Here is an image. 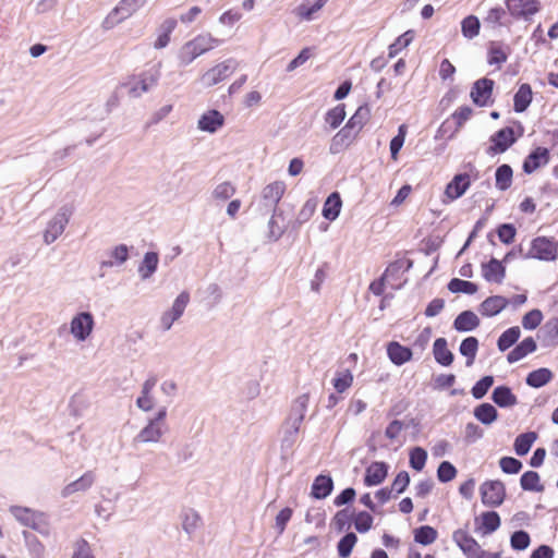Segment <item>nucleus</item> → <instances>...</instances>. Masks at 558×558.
<instances>
[{
	"instance_id": "nucleus-1",
	"label": "nucleus",
	"mask_w": 558,
	"mask_h": 558,
	"mask_svg": "<svg viewBox=\"0 0 558 558\" xmlns=\"http://www.w3.org/2000/svg\"><path fill=\"white\" fill-rule=\"evenodd\" d=\"M220 44V40L213 37L210 34H199L193 39L186 41L180 49L178 58L180 63L187 65L193 62L197 57L214 49Z\"/></svg>"
},
{
	"instance_id": "nucleus-2",
	"label": "nucleus",
	"mask_w": 558,
	"mask_h": 558,
	"mask_svg": "<svg viewBox=\"0 0 558 558\" xmlns=\"http://www.w3.org/2000/svg\"><path fill=\"white\" fill-rule=\"evenodd\" d=\"M9 511L21 525L43 535L49 534L48 515L45 512L22 506H11Z\"/></svg>"
},
{
	"instance_id": "nucleus-3",
	"label": "nucleus",
	"mask_w": 558,
	"mask_h": 558,
	"mask_svg": "<svg viewBox=\"0 0 558 558\" xmlns=\"http://www.w3.org/2000/svg\"><path fill=\"white\" fill-rule=\"evenodd\" d=\"M524 258L555 262L558 258V241L554 238L536 236L531 241L530 250Z\"/></svg>"
},
{
	"instance_id": "nucleus-4",
	"label": "nucleus",
	"mask_w": 558,
	"mask_h": 558,
	"mask_svg": "<svg viewBox=\"0 0 558 558\" xmlns=\"http://www.w3.org/2000/svg\"><path fill=\"white\" fill-rule=\"evenodd\" d=\"M369 117V109L359 107L347 124L333 136V143L352 141L363 129Z\"/></svg>"
},
{
	"instance_id": "nucleus-5",
	"label": "nucleus",
	"mask_w": 558,
	"mask_h": 558,
	"mask_svg": "<svg viewBox=\"0 0 558 558\" xmlns=\"http://www.w3.org/2000/svg\"><path fill=\"white\" fill-rule=\"evenodd\" d=\"M481 501L489 508L501 506L506 499V486L499 480H487L480 486Z\"/></svg>"
},
{
	"instance_id": "nucleus-6",
	"label": "nucleus",
	"mask_w": 558,
	"mask_h": 558,
	"mask_svg": "<svg viewBox=\"0 0 558 558\" xmlns=\"http://www.w3.org/2000/svg\"><path fill=\"white\" fill-rule=\"evenodd\" d=\"M167 416V408H160L156 415L150 418L147 425L136 435L134 441L136 442H157L161 435L160 424Z\"/></svg>"
},
{
	"instance_id": "nucleus-7",
	"label": "nucleus",
	"mask_w": 558,
	"mask_h": 558,
	"mask_svg": "<svg viewBox=\"0 0 558 558\" xmlns=\"http://www.w3.org/2000/svg\"><path fill=\"white\" fill-rule=\"evenodd\" d=\"M517 141L512 128L500 129L490 136V146L486 149L487 155L494 157L507 151Z\"/></svg>"
},
{
	"instance_id": "nucleus-8",
	"label": "nucleus",
	"mask_w": 558,
	"mask_h": 558,
	"mask_svg": "<svg viewBox=\"0 0 558 558\" xmlns=\"http://www.w3.org/2000/svg\"><path fill=\"white\" fill-rule=\"evenodd\" d=\"M494 86L495 82L487 77L475 81L470 92V97L474 105L478 107L492 105Z\"/></svg>"
},
{
	"instance_id": "nucleus-9",
	"label": "nucleus",
	"mask_w": 558,
	"mask_h": 558,
	"mask_svg": "<svg viewBox=\"0 0 558 558\" xmlns=\"http://www.w3.org/2000/svg\"><path fill=\"white\" fill-rule=\"evenodd\" d=\"M506 7L513 19L529 20L541 10V2L538 0H507Z\"/></svg>"
},
{
	"instance_id": "nucleus-10",
	"label": "nucleus",
	"mask_w": 558,
	"mask_h": 558,
	"mask_svg": "<svg viewBox=\"0 0 558 558\" xmlns=\"http://www.w3.org/2000/svg\"><path fill=\"white\" fill-rule=\"evenodd\" d=\"M471 186V178L468 173L456 174L446 185L442 203H451L461 197Z\"/></svg>"
},
{
	"instance_id": "nucleus-11",
	"label": "nucleus",
	"mask_w": 558,
	"mask_h": 558,
	"mask_svg": "<svg viewBox=\"0 0 558 558\" xmlns=\"http://www.w3.org/2000/svg\"><path fill=\"white\" fill-rule=\"evenodd\" d=\"M511 48L508 44L501 40H490L487 44V63L490 66H495L497 70L502 68L508 61Z\"/></svg>"
},
{
	"instance_id": "nucleus-12",
	"label": "nucleus",
	"mask_w": 558,
	"mask_h": 558,
	"mask_svg": "<svg viewBox=\"0 0 558 558\" xmlns=\"http://www.w3.org/2000/svg\"><path fill=\"white\" fill-rule=\"evenodd\" d=\"M389 464L385 461H373L366 469L363 484L366 487H374L383 484L388 476Z\"/></svg>"
},
{
	"instance_id": "nucleus-13",
	"label": "nucleus",
	"mask_w": 558,
	"mask_h": 558,
	"mask_svg": "<svg viewBox=\"0 0 558 558\" xmlns=\"http://www.w3.org/2000/svg\"><path fill=\"white\" fill-rule=\"evenodd\" d=\"M501 524L500 515L495 510H488L481 513L480 517L475 518L474 532L483 536L490 535L496 532Z\"/></svg>"
},
{
	"instance_id": "nucleus-14",
	"label": "nucleus",
	"mask_w": 558,
	"mask_h": 558,
	"mask_svg": "<svg viewBox=\"0 0 558 558\" xmlns=\"http://www.w3.org/2000/svg\"><path fill=\"white\" fill-rule=\"evenodd\" d=\"M233 70L231 60L220 62L203 74L202 82L206 86H214L229 77Z\"/></svg>"
},
{
	"instance_id": "nucleus-15",
	"label": "nucleus",
	"mask_w": 558,
	"mask_h": 558,
	"mask_svg": "<svg viewBox=\"0 0 558 558\" xmlns=\"http://www.w3.org/2000/svg\"><path fill=\"white\" fill-rule=\"evenodd\" d=\"M190 302V293L186 291L181 292L174 300L172 307L169 312L163 313L161 316V325L163 329H169L172 324L179 319L184 313Z\"/></svg>"
},
{
	"instance_id": "nucleus-16",
	"label": "nucleus",
	"mask_w": 558,
	"mask_h": 558,
	"mask_svg": "<svg viewBox=\"0 0 558 558\" xmlns=\"http://www.w3.org/2000/svg\"><path fill=\"white\" fill-rule=\"evenodd\" d=\"M452 539L466 558H473L481 548L478 542L464 529L456 530Z\"/></svg>"
},
{
	"instance_id": "nucleus-17",
	"label": "nucleus",
	"mask_w": 558,
	"mask_h": 558,
	"mask_svg": "<svg viewBox=\"0 0 558 558\" xmlns=\"http://www.w3.org/2000/svg\"><path fill=\"white\" fill-rule=\"evenodd\" d=\"M550 160L549 150L546 147H536L523 161L522 169L526 174L535 172L541 167L546 166Z\"/></svg>"
},
{
	"instance_id": "nucleus-18",
	"label": "nucleus",
	"mask_w": 558,
	"mask_h": 558,
	"mask_svg": "<svg viewBox=\"0 0 558 558\" xmlns=\"http://www.w3.org/2000/svg\"><path fill=\"white\" fill-rule=\"evenodd\" d=\"M412 263L410 260H396L388 265L385 272L383 274V278L390 284L393 289H400L404 283V280H401V275L404 270L411 267Z\"/></svg>"
},
{
	"instance_id": "nucleus-19",
	"label": "nucleus",
	"mask_w": 558,
	"mask_h": 558,
	"mask_svg": "<svg viewBox=\"0 0 558 558\" xmlns=\"http://www.w3.org/2000/svg\"><path fill=\"white\" fill-rule=\"evenodd\" d=\"M94 319L89 313H80L71 322V332L78 340L86 339L93 330Z\"/></svg>"
},
{
	"instance_id": "nucleus-20",
	"label": "nucleus",
	"mask_w": 558,
	"mask_h": 558,
	"mask_svg": "<svg viewBox=\"0 0 558 558\" xmlns=\"http://www.w3.org/2000/svg\"><path fill=\"white\" fill-rule=\"evenodd\" d=\"M69 222L66 213H58L48 223L44 232V241L46 244L54 242L64 231Z\"/></svg>"
},
{
	"instance_id": "nucleus-21",
	"label": "nucleus",
	"mask_w": 558,
	"mask_h": 558,
	"mask_svg": "<svg viewBox=\"0 0 558 558\" xmlns=\"http://www.w3.org/2000/svg\"><path fill=\"white\" fill-rule=\"evenodd\" d=\"M509 305L507 298L502 295H492L485 299L478 306L482 316L493 317L498 315Z\"/></svg>"
},
{
	"instance_id": "nucleus-22",
	"label": "nucleus",
	"mask_w": 558,
	"mask_h": 558,
	"mask_svg": "<svg viewBox=\"0 0 558 558\" xmlns=\"http://www.w3.org/2000/svg\"><path fill=\"white\" fill-rule=\"evenodd\" d=\"M490 399L493 402L501 408L509 409L518 404V398L512 392V389L508 385H499L494 388Z\"/></svg>"
},
{
	"instance_id": "nucleus-23",
	"label": "nucleus",
	"mask_w": 558,
	"mask_h": 558,
	"mask_svg": "<svg viewBox=\"0 0 558 558\" xmlns=\"http://www.w3.org/2000/svg\"><path fill=\"white\" fill-rule=\"evenodd\" d=\"M333 489V480L329 474L317 475L311 486V497L317 500L326 499Z\"/></svg>"
},
{
	"instance_id": "nucleus-24",
	"label": "nucleus",
	"mask_w": 558,
	"mask_h": 558,
	"mask_svg": "<svg viewBox=\"0 0 558 558\" xmlns=\"http://www.w3.org/2000/svg\"><path fill=\"white\" fill-rule=\"evenodd\" d=\"M225 124V117L218 110H208L198 120L199 130L208 133H215Z\"/></svg>"
},
{
	"instance_id": "nucleus-25",
	"label": "nucleus",
	"mask_w": 558,
	"mask_h": 558,
	"mask_svg": "<svg viewBox=\"0 0 558 558\" xmlns=\"http://www.w3.org/2000/svg\"><path fill=\"white\" fill-rule=\"evenodd\" d=\"M159 78V72L157 70L146 71L142 73L138 81L134 83L130 88V94L133 97H138L143 93H146L150 87L155 86Z\"/></svg>"
},
{
	"instance_id": "nucleus-26",
	"label": "nucleus",
	"mask_w": 558,
	"mask_h": 558,
	"mask_svg": "<svg viewBox=\"0 0 558 558\" xmlns=\"http://www.w3.org/2000/svg\"><path fill=\"white\" fill-rule=\"evenodd\" d=\"M482 275L488 282L501 283L506 277V267L502 262L492 258L482 265Z\"/></svg>"
},
{
	"instance_id": "nucleus-27",
	"label": "nucleus",
	"mask_w": 558,
	"mask_h": 558,
	"mask_svg": "<svg viewBox=\"0 0 558 558\" xmlns=\"http://www.w3.org/2000/svg\"><path fill=\"white\" fill-rule=\"evenodd\" d=\"M554 373L547 367H539L531 371L525 377V384L535 389H539L550 383Z\"/></svg>"
},
{
	"instance_id": "nucleus-28",
	"label": "nucleus",
	"mask_w": 558,
	"mask_h": 558,
	"mask_svg": "<svg viewBox=\"0 0 558 558\" xmlns=\"http://www.w3.org/2000/svg\"><path fill=\"white\" fill-rule=\"evenodd\" d=\"M95 476L93 472L88 471L84 473L80 478L68 484L61 492L62 497H70L76 492L87 490L94 483Z\"/></svg>"
},
{
	"instance_id": "nucleus-29",
	"label": "nucleus",
	"mask_w": 558,
	"mask_h": 558,
	"mask_svg": "<svg viewBox=\"0 0 558 558\" xmlns=\"http://www.w3.org/2000/svg\"><path fill=\"white\" fill-rule=\"evenodd\" d=\"M473 415L480 423L492 425L498 420L499 413L492 403L483 402L474 408Z\"/></svg>"
},
{
	"instance_id": "nucleus-30",
	"label": "nucleus",
	"mask_w": 558,
	"mask_h": 558,
	"mask_svg": "<svg viewBox=\"0 0 558 558\" xmlns=\"http://www.w3.org/2000/svg\"><path fill=\"white\" fill-rule=\"evenodd\" d=\"M533 99V92L530 84H521L513 97V109L515 112H524Z\"/></svg>"
},
{
	"instance_id": "nucleus-31",
	"label": "nucleus",
	"mask_w": 558,
	"mask_h": 558,
	"mask_svg": "<svg viewBox=\"0 0 558 558\" xmlns=\"http://www.w3.org/2000/svg\"><path fill=\"white\" fill-rule=\"evenodd\" d=\"M538 435L536 432H525L522 434H519L513 442V449L517 456L524 457L529 453L531 450L533 444L537 439Z\"/></svg>"
},
{
	"instance_id": "nucleus-32",
	"label": "nucleus",
	"mask_w": 558,
	"mask_h": 558,
	"mask_svg": "<svg viewBox=\"0 0 558 558\" xmlns=\"http://www.w3.org/2000/svg\"><path fill=\"white\" fill-rule=\"evenodd\" d=\"M308 401H310L308 392H305L296 398V400L294 401V403L292 405L290 416L288 418L289 422H294V424H302V422L304 421V417H305Z\"/></svg>"
},
{
	"instance_id": "nucleus-33",
	"label": "nucleus",
	"mask_w": 558,
	"mask_h": 558,
	"mask_svg": "<svg viewBox=\"0 0 558 558\" xmlns=\"http://www.w3.org/2000/svg\"><path fill=\"white\" fill-rule=\"evenodd\" d=\"M341 207L342 201L340 194L338 192H333L327 197V199L324 203L323 216L327 220L332 221L339 216Z\"/></svg>"
},
{
	"instance_id": "nucleus-34",
	"label": "nucleus",
	"mask_w": 558,
	"mask_h": 558,
	"mask_svg": "<svg viewBox=\"0 0 558 558\" xmlns=\"http://www.w3.org/2000/svg\"><path fill=\"white\" fill-rule=\"evenodd\" d=\"M520 485L525 492L541 493L545 489L536 471H525L520 477Z\"/></svg>"
},
{
	"instance_id": "nucleus-35",
	"label": "nucleus",
	"mask_w": 558,
	"mask_h": 558,
	"mask_svg": "<svg viewBox=\"0 0 558 558\" xmlns=\"http://www.w3.org/2000/svg\"><path fill=\"white\" fill-rule=\"evenodd\" d=\"M453 325L457 330L469 331L480 325V319L472 311H464L457 316Z\"/></svg>"
},
{
	"instance_id": "nucleus-36",
	"label": "nucleus",
	"mask_w": 558,
	"mask_h": 558,
	"mask_svg": "<svg viewBox=\"0 0 558 558\" xmlns=\"http://www.w3.org/2000/svg\"><path fill=\"white\" fill-rule=\"evenodd\" d=\"M513 170L512 168L504 163L496 169L495 172V184L499 191L508 190L512 184Z\"/></svg>"
},
{
	"instance_id": "nucleus-37",
	"label": "nucleus",
	"mask_w": 558,
	"mask_h": 558,
	"mask_svg": "<svg viewBox=\"0 0 558 558\" xmlns=\"http://www.w3.org/2000/svg\"><path fill=\"white\" fill-rule=\"evenodd\" d=\"M413 534L414 542L422 546L433 544L438 537L437 530L430 525H421L414 530Z\"/></svg>"
},
{
	"instance_id": "nucleus-38",
	"label": "nucleus",
	"mask_w": 558,
	"mask_h": 558,
	"mask_svg": "<svg viewBox=\"0 0 558 558\" xmlns=\"http://www.w3.org/2000/svg\"><path fill=\"white\" fill-rule=\"evenodd\" d=\"M359 538L354 532L348 531L337 543V553L340 558H348L352 554Z\"/></svg>"
},
{
	"instance_id": "nucleus-39",
	"label": "nucleus",
	"mask_w": 558,
	"mask_h": 558,
	"mask_svg": "<svg viewBox=\"0 0 558 558\" xmlns=\"http://www.w3.org/2000/svg\"><path fill=\"white\" fill-rule=\"evenodd\" d=\"M353 514L354 509H350L349 507L343 508L336 512L331 520V524L333 525L337 532H343L349 529L350 524L353 523Z\"/></svg>"
},
{
	"instance_id": "nucleus-40",
	"label": "nucleus",
	"mask_w": 558,
	"mask_h": 558,
	"mask_svg": "<svg viewBox=\"0 0 558 558\" xmlns=\"http://www.w3.org/2000/svg\"><path fill=\"white\" fill-rule=\"evenodd\" d=\"M300 426L301 424H294V422H289V420L287 421V427L283 432V436L281 439L282 452H288L292 449L296 441Z\"/></svg>"
},
{
	"instance_id": "nucleus-41",
	"label": "nucleus",
	"mask_w": 558,
	"mask_h": 558,
	"mask_svg": "<svg viewBox=\"0 0 558 558\" xmlns=\"http://www.w3.org/2000/svg\"><path fill=\"white\" fill-rule=\"evenodd\" d=\"M284 191L286 185L283 182H272L263 190V198L272 205H277L283 196Z\"/></svg>"
},
{
	"instance_id": "nucleus-42",
	"label": "nucleus",
	"mask_w": 558,
	"mask_h": 558,
	"mask_svg": "<svg viewBox=\"0 0 558 558\" xmlns=\"http://www.w3.org/2000/svg\"><path fill=\"white\" fill-rule=\"evenodd\" d=\"M353 383V375L350 368H341L336 372V376L332 379L333 388L338 393L344 392L348 388L351 387Z\"/></svg>"
},
{
	"instance_id": "nucleus-43",
	"label": "nucleus",
	"mask_w": 558,
	"mask_h": 558,
	"mask_svg": "<svg viewBox=\"0 0 558 558\" xmlns=\"http://www.w3.org/2000/svg\"><path fill=\"white\" fill-rule=\"evenodd\" d=\"M374 518L365 510L355 511L353 514V524L355 530L361 533H367L373 526Z\"/></svg>"
},
{
	"instance_id": "nucleus-44",
	"label": "nucleus",
	"mask_w": 558,
	"mask_h": 558,
	"mask_svg": "<svg viewBox=\"0 0 558 558\" xmlns=\"http://www.w3.org/2000/svg\"><path fill=\"white\" fill-rule=\"evenodd\" d=\"M414 39L413 31H407L402 35H400L389 47H388V58L392 59L398 53H400L403 49H405Z\"/></svg>"
},
{
	"instance_id": "nucleus-45",
	"label": "nucleus",
	"mask_w": 558,
	"mask_h": 558,
	"mask_svg": "<svg viewBox=\"0 0 558 558\" xmlns=\"http://www.w3.org/2000/svg\"><path fill=\"white\" fill-rule=\"evenodd\" d=\"M427 461V451L420 446L413 447L409 452L410 466L420 472L424 469Z\"/></svg>"
},
{
	"instance_id": "nucleus-46",
	"label": "nucleus",
	"mask_w": 558,
	"mask_h": 558,
	"mask_svg": "<svg viewBox=\"0 0 558 558\" xmlns=\"http://www.w3.org/2000/svg\"><path fill=\"white\" fill-rule=\"evenodd\" d=\"M494 381L495 379L494 376L492 375H485L482 378H480L471 388V393L473 398L476 400L483 399L494 385Z\"/></svg>"
},
{
	"instance_id": "nucleus-47",
	"label": "nucleus",
	"mask_w": 558,
	"mask_h": 558,
	"mask_svg": "<svg viewBox=\"0 0 558 558\" xmlns=\"http://www.w3.org/2000/svg\"><path fill=\"white\" fill-rule=\"evenodd\" d=\"M448 289L452 293L474 294L477 292L478 287L472 281L453 278L449 281Z\"/></svg>"
},
{
	"instance_id": "nucleus-48",
	"label": "nucleus",
	"mask_w": 558,
	"mask_h": 558,
	"mask_svg": "<svg viewBox=\"0 0 558 558\" xmlns=\"http://www.w3.org/2000/svg\"><path fill=\"white\" fill-rule=\"evenodd\" d=\"M458 470L450 461L444 460L438 464L436 476L440 483L451 482L456 478Z\"/></svg>"
},
{
	"instance_id": "nucleus-49",
	"label": "nucleus",
	"mask_w": 558,
	"mask_h": 558,
	"mask_svg": "<svg viewBox=\"0 0 558 558\" xmlns=\"http://www.w3.org/2000/svg\"><path fill=\"white\" fill-rule=\"evenodd\" d=\"M531 544V536L524 530H517L510 535V546L513 550L523 551Z\"/></svg>"
},
{
	"instance_id": "nucleus-50",
	"label": "nucleus",
	"mask_w": 558,
	"mask_h": 558,
	"mask_svg": "<svg viewBox=\"0 0 558 558\" xmlns=\"http://www.w3.org/2000/svg\"><path fill=\"white\" fill-rule=\"evenodd\" d=\"M162 33L157 37L154 47L156 49L165 48L170 43V35L177 27V21L174 19L166 20L162 25Z\"/></svg>"
},
{
	"instance_id": "nucleus-51",
	"label": "nucleus",
	"mask_w": 558,
	"mask_h": 558,
	"mask_svg": "<svg viewBox=\"0 0 558 558\" xmlns=\"http://www.w3.org/2000/svg\"><path fill=\"white\" fill-rule=\"evenodd\" d=\"M25 544L33 558H43L45 547L39 539L31 532L23 531Z\"/></svg>"
},
{
	"instance_id": "nucleus-52",
	"label": "nucleus",
	"mask_w": 558,
	"mask_h": 558,
	"mask_svg": "<svg viewBox=\"0 0 558 558\" xmlns=\"http://www.w3.org/2000/svg\"><path fill=\"white\" fill-rule=\"evenodd\" d=\"M407 132L408 126L401 124L398 129V134L390 141V154L393 161L398 160L399 151L404 144Z\"/></svg>"
},
{
	"instance_id": "nucleus-53",
	"label": "nucleus",
	"mask_w": 558,
	"mask_h": 558,
	"mask_svg": "<svg viewBox=\"0 0 558 558\" xmlns=\"http://www.w3.org/2000/svg\"><path fill=\"white\" fill-rule=\"evenodd\" d=\"M480 21L475 15H469L461 23V31L464 37L474 38L480 33Z\"/></svg>"
},
{
	"instance_id": "nucleus-54",
	"label": "nucleus",
	"mask_w": 558,
	"mask_h": 558,
	"mask_svg": "<svg viewBox=\"0 0 558 558\" xmlns=\"http://www.w3.org/2000/svg\"><path fill=\"white\" fill-rule=\"evenodd\" d=\"M521 330L518 326L507 329L498 339V349H509L519 340Z\"/></svg>"
},
{
	"instance_id": "nucleus-55",
	"label": "nucleus",
	"mask_w": 558,
	"mask_h": 558,
	"mask_svg": "<svg viewBox=\"0 0 558 558\" xmlns=\"http://www.w3.org/2000/svg\"><path fill=\"white\" fill-rule=\"evenodd\" d=\"M544 340L549 344L558 343V316L549 319L542 328Z\"/></svg>"
},
{
	"instance_id": "nucleus-56",
	"label": "nucleus",
	"mask_w": 558,
	"mask_h": 558,
	"mask_svg": "<svg viewBox=\"0 0 558 558\" xmlns=\"http://www.w3.org/2000/svg\"><path fill=\"white\" fill-rule=\"evenodd\" d=\"M158 254L155 252H148L145 254L140 271L144 278L151 276L158 266Z\"/></svg>"
},
{
	"instance_id": "nucleus-57",
	"label": "nucleus",
	"mask_w": 558,
	"mask_h": 558,
	"mask_svg": "<svg viewBox=\"0 0 558 558\" xmlns=\"http://www.w3.org/2000/svg\"><path fill=\"white\" fill-rule=\"evenodd\" d=\"M345 118V106L340 104L330 109L325 117L326 122L332 128H338Z\"/></svg>"
},
{
	"instance_id": "nucleus-58",
	"label": "nucleus",
	"mask_w": 558,
	"mask_h": 558,
	"mask_svg": "<svg viewBox=\"0 0 558 558\" xmlns=\"http://www.w3.org/2000/svg\"><path fill=\"white\" fill-rule=\"evenodd\" d=\"M543 313L538 308L531 310L522 317V326L524 329L533 330L537 328L543 322Z\"/></svg>"
},
{
	"instance_id": "nucleus-59",
	"label": "nucleus",
	"mask_w": 558,
	"mask_h": 558,
	"mask_svg": "<svg viewBox=\"0 0 558 558\" xmlns=\"http://www.w3.org/2000/svg\"><path fill=\"white\" fill-rule=\"evenodd\" d=\"M499 466L504 473L513 475L522 470L523 463L517 458L505 456L500 458Z\"/></svg>"
},
{
	"instance_id": "nucleus-60",
	"label": "nucleus",
	"mask_w": 558,
	"mask_h": 558,
	"mask_svg": "<svg viewBox=\"0 0 558 558\" xmlns=\"http://www.w3.org/2000/svg\"><path fill=\"white\" fill-rule=\"evenodd\" d=\"M182 517H183L182 527H183V530L189 535H191L196 530V527L198 526V522L201 521V517L193 509L185 510L183 512Z\"/></svg>"
},
{
	"instance_id": "nucleus-61",
	"label": "nucleus",
	"mask_w": 558,
	"mask_h": 558,
	"mask_svg": "<svg viewBox=\"0 0 558 558\" xmlns=\"http://www.w3.org/2000/svg\"><path fill=\"white\" fill-rule=\"evenodd\" d=\"M484 430L477 424L470 422L465 425L463 440L466 445H472L483 438Z\"/></svg>"
},
{
	"instance_id": "nucleus-62",
	"label": "nucleus",
	"mask_w": 558,
	"mask_h": 558,
	"mask_svg": "<svg viewBox=\"0 0 558 558\" xmlns=\"http://www.w3.org/2000/svg\"><path fill=\"white\" fill-rule=\"evenodd\" d=\"M235 191L231 182H222L215 187L213 195L216 199L227 201L234 195Z\"/></svg>"
},
{
	"instance_id": "nucleus-63",
	"label": "nucleus",
	"mask_w": 558,
	"mask_h": 558,
	"mask_svg": "<svg viewBox=\"0 0 558 558\" xmlns=\"http://www.w3.org/2000/svg\"><path fill=\"white\" fill-rule=\"evenodd\" d=\"M410 474L407 471H400L392 481L391 489L396 492L397 495H400L405 492L410 484Z\"/></svg>"
},
{
	"instance_id": "nucleus-64",
	"label": "nucleus",
	"mask_w": 558,
	"mask_h": 558,
	"mask_svg": "<svg viewBox=\"0 0 558 558\" xmlns=\"http://www.w3.org/2000/svg\"><path fill=\"white\" fill-rule=\"evenodd\" d=\"M355 489L353 487H347L335 497L333 505L336 507L349 506L355 500Z\"/></svg>"
}]
</instances>
